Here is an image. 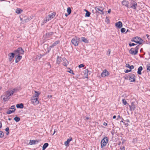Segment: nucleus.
<instances>
[{
	"label": "nucleus",
	"instance_id": "f257e3e1",
	"mask_svg": "<svg viewBox=\"0 0 150 150\" xmlns=\"http://www.w3.org/2000/svg\"><path fill=\"white\" fill-rule=\"evenodd\" d=\"M12 96V95L8 90L6 93L4 95H2L1 97H3V99L4 102H6L10 98V96Z\"/></svg>",
	"mask_w": 150,
	"mask_h": 150
},
{
	"label": "nucleus",
	"instance_id": "f03ea898",
	"mask_svg": "<svg viewBox=\"0 0 150 150\" xmlns=\"http://www.w3.org/2000/svg\"><path fill=\"white\" fill-rule=\"evenodd\" d=\"M96 12L101 14H104L105 13L104 8L102 6H96L95 8Z\"/></svg>",
	"mask_w": 150,
	"mask_h": 150
},
{
	"label": "nucleus",
	"instance_id": "7ed1b4c3",
	"mask_svg": "<svg viewBox=\"0 0 150 150\" xmlns=\"http://www.w3.org/2000/svg\"><path fill=\"white\" fill-rule=\"evenodd\" d=\"M79 40L80 38H79L75 37L72 39L71 42L73 45L76 46L78 45Z\"/></svg>",
	"mask_w": 150,
	"mask_h": 150
},
{
	"label": "nucleus",
	"instance_id": "20e7f679",
	"mask_svg": "<svg viewBox=\"0 0 150 150\" xmlns=\"http://www.w3.org/2000/svg\"><path fill=\"white\" fill-rule=\"evenodd\" d=\"M55 16V14L54 13H51V14H49L45 18L44 22L46 23L47 21L51 20Z\"/></svg>",
	"mask_w": 150,
	"mask_h": 150
},
{
	"label": "nucleus",
	"instance_id": "39448f33",
	"mask_svg": "<svg viewBox=\"0 0 150 150\" xmlns=\"http://www.w3.org/2000/svg\"><path fill=\"white\" fill-rule=\"evenodd\" d=\"M108 142V138L107 137H105L101 140V147L102 148L106 146Z\"/></svg>",
	"mask_w": 150,
	"mask_h": 150
},
{
	"label": "nucleus",
	"instance_id": "423d86ee",
	"mask_svg": "<svg viewBox=\"0 0 150 150\" xmlns=\"http://www.w3.org/2000/svg\"><path fill=\"white\" fill-rule=\"evenodd\" d=\"M16 55L23 54L24 52V50L21 47L18 48L14 51Z\"/></svg>",
	"mask_w": 150,
	"mask_h": 150
},
{
	"label": "nucleus",
	"instance_id": "0eeeda50",
	"mask_svg": "<svg viewBox=\"0 0 150 150\" xmlns=\"http://www.w3.org/2000/svg\"><path fill=\"white\" fill-rule=\"evenodd\" d=\"M133 41L136 43L141 44L142 43L143 40L140 38L136 37L134 38Z\"/></svg>",
	"mask_w": 150,
	"mask_h": 150
},
{
	"label": "nucleus",
	"instance_id": "6e6552de",
	"mask_svg": "<svg viewBox=\"0 0 150 150\" xmlns=\"http://www.w3.org/2000/svg\"><path fill=\"white\" fill-rule=\"evenodd\" d=\"M137 5V3L132 0L131 2V6H129L128 8H132L133 9H136Z\"/></svg>",
	"mask_w": 150,
	"mask_h": 150
},
{
	"label": "nucleus",
	"instance_id": "1a4fd4ad",
	"mask_svg": "<svg viewBox=\"0 0 150 150\" xmlns=\"http://www.w3.org/2000/svg\"><path fill=\"white\" fill-rule=\"evenodd\" d=\"M31 103L34 105H37L39 103L38 98H34V97H31Z\"/></svg>",
	"mask_w": 150,
	"mask_h": 150
},
{
	"label": "nucleus",
	"instance_id": "9d476101",
	"mask_svg": "<svg viewBox=\"0 0 150 150\" xmlns=\"http://www.w3.org/2000/svg\"><path fill=\"white\" fill-rule=\"evenodd\" d=\"M135 78L134 75L131 74L129 76V80L130 82H134L135 81Z\"/></svg>",
	"mask_w": 150,
	"mask_h": 150
},
{
	"label": "nucleus",
	"instance_id": "9b49d317",
	"mask_svg": "<svg viewBox=\"0 0 150 150\" xmlns=\"http://www.w3.org/2000/svg\"><path fill=\"white\" fill-rule=\"evenodd\" d=\"M109 74V72L106 70H104L101 74V75L103 77H104L108 76Z\"/></svg>",
	"mask_w": 150,
	"mask_h": 150
},
{
	"label": "nucleus",
	"instance_id": "f8f14e48",
	"mask_svg": "<svg viewBox=\"0 0 150 150\" xmlns=\"http://www.w3.org/2000/svg\"><path fill=\"white\" fill-rule=\"evenodd\" d=\"M129 53L132 55H135L137 54V52L134 48H132L129 51Z\"/></svg>",
	"mask_w": 150,
	"mask_h": 150
},
{
	"label": "nucleus",
	"instance_id": "ddd939ff",
	"mask_svg": "<svg viewBox=\"0 0 150 150\" xmlns=\"http://www.w3.org/2000/svg\"><path fill=\"white\" fill-rule=\"evenodd\" d=\"M15 54L14 53H10L8 54V59L10 62H11L13 59L14 57Z\"/></svg>",
	"mask_w": 150,
	"mask_h": 150
},
{
	"label": "nucleus",
	"instance_id": "4468645a",
	"mask_svg": "<svg viewBox=\"0 0 150 150\" xmlns=\"http://www.w3.org/2000/svg\"><path fill=\"white\" fill-rule=\"evenodd\" d=\"M134 102H132L131 105H129V106L131 110H134L136 108V106L134 105Z\"/></svg>",
	"mask_w": 150,
	"mask_h": 150
},
{
	"label": "nucleus",
	"instance_id": "2eb2a0df",
	"mask_svg": "<svg viewBox=\"0 0 150 150\" xmlns=\"http://www.w3.org/2000/svg\"><path fill=\"white\" fill-rule=\"evenodd\" d=\"M115 26L116 27L120 28L122 26V24L121 22L119 21L115 23Z\"/></svg>",
	"mask_w": 150,
	"mask_h": 150
},
{
	"label": "nucleus",
	"instance_id": "dca6fc26",
	"mask_svg": "<svg viewBox=\"0 0 150 150\" xmlns=\"http://www.w3.org/2000/svg\"><path fill=\"white\" fill-rule=\"evenodd\" d=\"M8 91L12 95L14 93L17 92L18 91V89L17 88H15L13 89L9 90Z\"/></svg>",
	"mask_w": 150,
	"mask_h": 150
},
{
	"label": "nucleus",
	"instance_id": "f3484780",
	"mask_svg": "<svg viewBox=\"0 0 150 150\" xmlns=\"http://www.w3.org/2000/svg\"><path fill=\"white\" fill-rule=\"evenodd\" d=\"M122 4L123 5L127 7L128 8L129 6V3L128 1L124 0L122 2Z\"/></svg>",
	"mask_w": 150,
	"mask_h": 150
},
{
	"label": "nucleus",
	"instance_id": "a211bd4d",
	"mask_svg": "<svg viewBox=\"0 0 150 150\" xmlns=\"http://www.w3.org/2000/svg\"><path fill=\"white\" fill-rule=\"evenodd\" d=\"M62 61L63 62L62 64L64 66H67L69 64L68 61L65 58H63L62 59Z\"/></svg>",
	"mask_w": 150,
	"mask_h": 150
},
{
	"label": "nucleus",
	"instance_id": "6ab92c4d",
	"mask_svg": "<svg viewBox=\"0 0 150 150\" xmlns=\"http://www.w3.org/2000/svg\"><path fill=\"white\" fill-rule=\"evenodd\" d=\"M34 92L35 93V94L34 96H32L31 97H34V98H38V96H39L40 95V93L35 91H34Z\"/></svg>",
	"mask_w": 150,
	"mask_h": 150
},
{
	"label": "nucleus",
	"instance_id": "aec40b11",
	"mask_svg": "<svg viewBox=\"0 0 150 150\" xmlns=\"http://www.w3.org/2000/svg\"><path fill=\"white\" fill-rule=\"evenodd\" d=\"M88 70L87 69L83 71L84 74V77L85 78H87L88 77Z\"/></svg>",
	"mask_w": 150,
	"mask_h": 150
},
{
	"label": "nucleus",
	"instance_id": "412c9836",
	"mask_svg": "<svg viewBox=\"0 0 150 150\" xmlns=\"http://www.w3.org/2000/svg\"><path fill=\"white\" fill-rule=\"evenodd\" d=\"M36 142L38 143V141L37 140H30L29 144L30 145L35 144L36 143Z\"/></svg>",
	"mask_w": 150,
	"mask_h": 150
},
{
	"label": "nucleus",
	"instance_id": "4be33fe9",
	"mask_svg": "<svg viewBox=\"0 0 150 150\" xmlns=\"http://www.w3.org/2000/svg\"><path fill=\"white\" fill-rule=\"evenodd\" d=\"M62 61V59L61 57L58 56L57 58V63L59 64L61 63V62Z\"/></svg>",
	"mask_w": 150,
	"mask_h": 150
},
{
	"label": "nucleus",
	"instance_id": "5701e85b",
	"mask_svg": "<svg viewBox=\"0 0 150 150\" xmlns=\"http://www.w3.org/2000/svg\"><path fill=\"white\" fill-rule=\"evenodd\" d=\"M23 12V10L20 8H17L15 12L17 14L21 13Z\"/></svg>",
	"mask_w": 150,
	"mask_h": 150
},
{
	"label": "nucleus",
	"instance_id": "b1692460",
	"mask_svg": "<svg viewBox=\"0 0 150 150\" xmlns=\"http://www.w3.org/2000/svg\"><path fill=\"white\" fill-rule=\"evenodd\" d=\"M142 69L143 68L142 66H140L139 67L137 71V73L141 75L142 74L141 71Z\"/></svg>",
	"mask_w": 150,
	"mask_h": 150
},
{
	"label": "nucleus",
	"instance_id": "393cba45",
	"mask_svg": "<svg viewBox=\"0 0 150 150\" xmlns=\"http://www.w3.org/2000/svg\"><path fill=\"white\" fill-rule=\"evenodd\" d=\"M72 139H68L65 142V145L67 146H69V143L71 140Z\"/></svg>",
	"mask_w": 150,
	"mask_h": 150
},
{
	"label": "nucleus",
	"instance_id": "a878e982",
	"mask_svg": "<svg viewBox=\"0 0 150 150\" xmlns=\"http://www.w3.org/2000/svg\"><path fill=\"white\" fill-rule=\"evenodd\" d=\"M16 107L17 108H23V105L22 103L17 104Z\"/></svg>",
	"mask_w": 150,
	"mask_h": 150
},
{
	"label": "nucleus",
	"instance_id": "bb28decb",
	"mask_svg": "<svg viewBox=\"0 0 150 150\" xmlns=\"http://www.w3.org/2000/svg\"><path fill=\"white\" fill-rule=\"evenodd\" d=\"M59 43V40L57 41H56L54 42L52 45L50 46V47H51V48L53 47L54 46H56Z\"/></svg>",
	"mask_w": 150,
	"mask_h": 150
},
{
	"label": "nucleus",
	"instance_id": "cd10ccee",
	"mask_svg": "<svg viewBox=\"0 0 150 150\" xmlns=\"http://www.w3.org/2000/svg\"><path fill=\"white\" fill-rule=\"evenodd\" d=\"M81 39L83 42L86 43L88 42V40H87L84 37H81Z\"/></svg>",
	"mask_w": 150,
	"mask_h": 150
},
{
	"label": "nucleus",
	"instance_id": "c85d7f7f",
	"mask_svg": "<svg viewBox=\"0 0 150 150\" xmlns=\"http://www.w3.org/2000/svg\"><path fill=\"white\" fill-rule=\"evenodd\" d=\"M48 144L47 143H45L42 147V150H45V149L48 146Z\"/></svg>",
	"mask_w": 150,
	"mask_h": 150
},
{
	"label": "nucleus",
	"instance_id": "c756f323",
	"mask_svg": "<svg viewBox=\"0 0 150 150\" xmlns=\"http://www.w3.org/2000/svg\"><path fill=\"white\" fill-rule=\"evenodd\" d=\"M16 55H17V57L16 56V59L20 61L21 59L22 56L19 55L17 54Z\"/></svg>",
	"mask_w": 150,
	"mask_h": 150
},
{
	"label": "nucleus",
	"instance_id": "7c9ffc66",
	"mask_svg": "<svg viewBox=\"0 0 150 150\" xmlns=\"http://www.w3.org/2000/svg\"><path fill=\"white\" fill-rule=\"evenodd\" d=\"M15 112V110H8L7 111L6 113L8 114H10L12 113L13 112Z\"/></svg>",
	"mask_w": 150,
	"mask_h": 150
},
{
	"label": "nucleus",
	"instance_id": "2f4dec72",
	"mask_svg": "<svg viewBox=\"0 0 150 150\" xmlns=\"http://www.w3.org/2000/svg\"><path fill=\"white\" fill-rule=\"evenodd\" d=\"M14 120L16 122H18L20 120V118L18 117H16L14 118Z\"/></svg>",
	"mask_w": 150,
	"mask_h": 150
},
{
	"label": "nucleus",
	"instance_id": "473e14b6",
	"mask_svg": "<svg viewBox=\"0 0 150 150\" xmlns=\"http://www.w3.org/2000/svg\"><path fill=\"white\" fill-rule=\"evenodd\" d=\"M67 11L68 13V15H69L71 13V10L70 7H68L67 8Z\"/></svg>",
	"mask_w": 150,
	"mask_h": 150
},
{
	"label": "nucleus",
	"instance_id": "72a5a7b5",
	"mask_svg": "<svg viewBox=\"0 0 150 150\" xmlns=\"http://www.w3.org/2000/svg\"><path fill=\"white\" fill-rule=\"evenodd\" d=\"M4 133L1 131H0V137L2 138L4 136Z\"/></svg>",
	"mask_w": 150,
	"mask_h": 150
},
{
	"label": "nucleus",
	"instance_id": "f704fd0d",
	"mask_svg": "<svg viewBox=\"0 0 150 150\" xmlns=\"http://www.w3.org/2000/svg\"><path fill=\"white\" fill-rule=\"evenodd\" d=\"M53 33L52 32H51L50 33H46V35L47 36H50L53 35Z\"/></svg>",
	"mask_w": 150,
	"mask_h": 150
},
{
	"label": "nucleus",
	"instance_id": "c9c22d12",
	"mask_svg": "<svg viewBox=\"0 0 150 150\" xmlns=\"http://www.w3.org/2000/svg\"><path fill=\"white\" fill-rule=\"evenodd\" d=\"M90 13L89 12L86 11V13L85 16L87 17H89L90 16Z\"/></svg>",
	"mask_w": 150,
	"mask_h": 150
},
{
	"label": "nucleus",
	"instance_id": "e433bc0d",
	"mask_svg": "<svg viewBox=\"0 0 150 150\" xmlns=\"http://www.w3.org/2000/svg\"><path fill=\"white\" fill-rule=\"evenodd\" d=\"M122 103L124 105H126L127 104V102L125 99H123L122 100Z\"/></svg>",
	"mask_w": 150,
	"mask_h": 150
},
{
	"label": "nucleus",
	"instance_id": "4c0bfd02",
	"mask_svg": "<svg viewBox=\"0 0 150 150\" xmlns=\"http://www.w3.org/2000/svg\"><path fill=\"white\" fill-rule=\"evenodd\" d=\"M10 109L13 110H15V111L16 110L15 106V105L12 106L11 107Z\"/></svg>",
	"mask_w": 150,
	"mask_h": 150
},
{
	"label": "nucleus",
	"instance_id": "58836bf2",
	"mask_svg": "<svg viewBox=\"0 0 150 150\" xmlns=\"http://www.w3.org/2000/svg\"><path fill=\"white\" fill-rule=\"evenodd\" d=\"M125 29L124 28H122L121 30V31L122 33H123L125 32Z\"/></svg>",
	"mask_w": 150,
	"mask_h": 150
},
{
	"label": "nucleus",
	"instance_id": "ea45409f",
	"mask_svg": "<svg viewBox=\"0 0 150 150\" xmlns=\"http://www.w3.org/2000/svg\"><path fill=\"white\" fill-rule=\"evenodd\" d=\"M139 45H138L135 48H134L135 51H137V52H138V50L139 48Z\"/></svg>",
	"mask_w": 150,
	"mask_h": 150
},
{
	"label": "nucleus",
	"instance_id": "a19ab883",
	"mask_svg": "<svg viewBox=\"0 0 150 150\" xmlns=\"http://www.w3.org/2000/svg\"><path fill=\"white\" fill-rule=\"evenodd\" d=\"M9 129L8 127H7L6 129H5V130L6 132H7V134L8 135L9 134V132H8V130H9Z\"/></svg>",
	"mask_w": 150,
	"mask_h": 150
},
{
	"label": "nucleus",
	"instance_id": "79ce46f5",
	"mask_svg": "<svg viewBox=\"0 0 150 150\" xmlns=\"http://www.w3.org/2000/svg\"><path fill=\"white\" fill-rule=\"evenodd\" d=\"M84 67V65L83 64H81L79 65V67L80 68H81L82 67Z\"/></svg>",
	"mask_w": 150,
	"mask_h": 150
},
{
	"label": "nucleus",
	"instance_id": "37998d69",
	"mask_svg": "<svg viewBox=\"0 0 150 150\" xmlns=\"http://www.w3.org/2000/svg\"><path fill=\"white\" fill-rule=\"evenodd\" d=\"M68 72L69 73L72 74L73 75L74 74V73L73 72V71L72 70H70L69 71H68Z\"/></svg>",
	"mask_w": 150,
	"mask_h": 150
},
{
	"label": "nucleus",
	"instance_id": "c03bdc74",
	"mask_svg": "<svg viewBox=\"0 0 150 150\" xmlns=\"http://www.w3.org/2000/svg\"><path fill=\"white\" fill-rule=\"evenodd\" d=\"M129 46H134L135 45V44L134 43H129Z\"/></svg>",
	"mask_w": 150,
	"mask_h": 150
},
{
	"label": "nucleus",
	"instance_id": "a18cd8bd",
	"mask_svg": "<svg viewBox=\"0 0 150 150\" xmlns=\"http://www.w3.org/2000/svg\"><path fill=\"white\" fill-rule=\"evenodd\" d=\"M120 149L121 150H125V147L124 146H121Z\"/></svg>",
	"mask_w": 150,
	"mask_h": 150
},
{
	"label": "nucleus",
	"instance_id": "49530a36",
	"mask_svg": "<svg viewBox=\"0 0 150 150\" xmlns=\"http://www.w3.org/2000/svg\"><path fill=\"white\" fill-rule=\"evenodd\" d=\"M134 68V67L133 65H131L129 67V68L131 70L133 69Z\"/></svg>",
	"mask_w": 150,
	"mask_h": 150
},
{
	"label": "nucleus",
	"instance_id": "de8ad7c7",
	"mask_svg": "<svg viewBox=\"0 0 150 150\" xmlns=\"http://www.w3.org/2000/svg\"><path fill=\"white\" fill-rule=\"evenodd\" d=\"M110 52L111 51L110 50H109L107 52V54L109 55L110 54Z\"/></svg>",
	"mask_w": 150,
	"mask_h": 150
},
{
	"label": "nucleus",
	"instance_id": "09e8293b",
	"mask_svg": "<svg viewBox=\"0 0 150 150\" xmlns=\"http://www.w3.org/2000/svg\"><path fill=\"white\" fill-rule=\"evenodd\" d=\"M131 71V69H130V70H128V69H127V70H126V71H125V73H128V72H130Z\"/></svg>",
	"mask_w": 150,
	"mask_h": 150
},
{
	"label": "nucleus",
	"instance_id": "8fccbe9b",
	"mask_svg": "<svg viewBox=\"0 0 150 150\" xmlns=\"http://www.w3.org/2000/svg\"><path fill=\"white\" fill-rule=\"evenodd\" d=\"M28 19L27 18V19H24L23 21V22H24L26 23V22H28Z\"/></svg>",
	"mask_w": 150,
	"mask_h": 150
},
{
	"label": "nucleus",
	"instance_id": "3c124183",
	"mask_svg": "<svg viewBox=\"0 0 150 150\" xmlns=\"http://www.w3.org/2000/svg\"><path fill=\"white\" fill-rule=\"evenodd\" d=\"M130 66L129 65V64H126V67L129 68V67Z\"/></svg>",
	"mask_w": 150,
	"mask_h": 150
},
{
	"label": "nucleus",
	"instance_id": "603ef678",
	"mask_svg": "<svg viewBox=\"0 0 150 150\" xmlns=\"http://www.w3.org/2000/svg\"><path fill=\"white\" fill-rule=\"evenodd\" d=\"M103 125L105 126H106L107 125V124L105 122H104L103 123Z\"/></svg>",
	"mask_w": 150,
	"mask_h": 150
},
{
	"label": "nucleus",
	"instance_id": "864d4df0",
	"mask_svg": "<svg viewBox=\"0 0 150 150\" xmlns=\"http://www.w3.org/2000/svg\"><path fill=\"white\" fill-rule=\"evenodd\" d=\"M19 61V60L17 59H16V61H15V62H16V63L18 62Z\"/></svg>",
	"mask_w": 150,
	"mask_h": 150
},
{
	"label": "nucleus",
	"instance_id": "5fc2aeb1",
	"mask_svg": "<svg viewBox=\"0 0 150 150\" xmlns=\"http://www.w3.org/2000/svg\"><path fill=\"white\" fill-rule=\"evenodd\" d=\"M125 121L128 122H130L129 120V119H127L125 120Z\"/></svg>",
	"mask_w": 150,
	"mask_h": 150
},
{
	"label": "nucleus",
	"instance_id": "6e6d98bb",
	"mask_svg": "<svg viewBox=\"0 0 150 150\" xmlns=\"http://www.w3.org/2000/svg\"><path fill=\"white\" fill-rule=\"evenodd\" d=\"M48 97L49 98H51L52 97V95H48Z\"/></svg>",
	"mask_w": 150,
	"mask_h": 150
},
{
	"label": "nucleus",
	"instance_id": "4d7b16f0",
	"mask_svg": "<svg viewBox=\"0 0 150 150\" xmlns=\"http://www.w3.org/2000/svg\"><path fill=\"white\" fill-rule=\"evenodd\" d=\"M108 13H110L111 12V9H109L108 11Z\"/></svg>",
	"mask_w": 150,
	"mask_h": 150
},
{
	"label": "nucleus",
	"instance_id": "13d9d810",
	"mask_svg": "<svg viewBox=\"0 0 150 150\" xmlns=\"http://www.w3.org/2000/svg\"><path fill=\"white\" fill-rule=\"evenodd\" d=\"M2 127V125L1 122H0V128H1Z\"/></svg>",
	"mask_w": 150,
	"mask_h": 150
},
{
	"label": "nucleus",
	"instance_id": "bf43d9fd",
	"mask_svg": "<svg viewBox=\"0 0 150 150\" xmlns=\"http://www.w3.org/2000/svg\"><path fill=\"white\" fill-rule=\"evenodd\" d=\"M86 119L87 120L89 119V117H86Z\"/></svg>",
	"mask_w": 150,
	"mask_h": 150
},
{
	"label": "nucleus",
	"instance_id": "052dcab7",
	"mask_svg": "<svg viewBox=\"0 0 150 150\" xmlns=\"http://www.w3.org/2000/svg\"><path fill=\"white\" fill-rule=\"evenodd\" d=\"M116 117V116L115 115H114L113 116V119H115V118Z\"/></svg>",
	"mask_w": 150,
	"mask_h": 150
},
{
	"label": "nucleus",
	"instance_id": "680f3d73",
	"mask_svg": "<svg viewBox=\"0 0 150 150\" xmlns=\"http://www.w3.org/2000/svg\"><path fill=\"white\" fill-rule=\"evenodd\" d=\"M68 15H69L68 14H67L66 13L65 14V16L66 17Z\"/></svg>",
	"mask_w": 150,
	"mask_h": 150
},
{
	"label": "nucleus",
	"instance_id": "e2e57ef3",
	"mask_svg": "<svg viewBox=\"0 0 150 150\" xmlns=\"http://www.w3.org/2000/svg\"><path fill=\"white\" fill-rule=\"evenodd\" d=\"M120 118V115H118V118Z\"/></svg>",
	"mask_w": 150,
	"mask_h": 150
},
{
	"label": "nucleus",
	"instance_id": "0e129e2a",
	"mask_svg": "<svg viewBox=\"0 0 150 150\" xmlns=\"http://www.w3.org/2000/svg\"><path fill=\"white\" fill-rule=\"evenodd\" d=\"M2 88V87L1 86H0V90H1Z\"/></svg>",
	"mask_w": 150,
	"mask_h": 150
},
{
	"label": "nucleus",
	"instance_id": "69168bd1",
	"mask_svg": "<svg viewBox=\"0 0 150 150\" xmlns=\"http://www.w3.org/2000/svg\"><path fill=\"white\" fill-rule=\"evenodd\" d=\"M146 36H147V37L148 38L149 36L147 34V35H146Z\"/></svg>",
	"mask_w": 150,
	"mask_h": 150
},
{
	"label": "nucleus",
	"instance_id": "338daca9",
	"mask_svg": "<svg viewBox=\"0 0 150 150\" xmlns=\"http://www.w3.org/2000/svg\"><path fill=\"white\" fill-rule=\"evenodd\" d=\"M55 131H54V133L53 134H53L55 133Z\"/></svg>",
	"mask_w": 150,
	"mask_h": 150
},
{
	"label": "nucleus",
	"instance_id": "774afa93",
	"mask_svg": "<svg viewBox=\"0 0 150 150\" xmlns=\"http://www.w3.org/2000/svg\"><path fill=\"white\" fill-rule=\"evenodd\" d=\"M20 20H21V21L22 20V18H20Z\"/></svg>",
	"mask_w": 150,
	"mask_h": 150
}]
</instances>
